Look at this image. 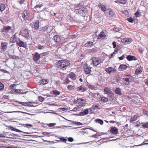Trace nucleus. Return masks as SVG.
<instances>
[{
	"label": "nucleus",
	"mask_w": 148,
	"mask_h": 148,
	"mask_svg": "<svg viewBox=\"0 0 148 148\" xmlns=\"http://www.w3.org/2000/svg\"><path fill=\"white\" fill-rule=\"evenodd\" d=\"M127 20L130 23H133L134 20L131 17H130L129 18H127Z\"/></svg>",
	"instance_id": "3c124183"
},
{
	"label": "nucleus",
	"mask_w": 148,
	"mask_h": 148,
	"mask_svg": "<svg viewBox=\"0 0 148 148\" xmlns=\"http://www.w3.org/2000/svg\"><path fill=\"white\" fill-rule=\"evenodd\" d=\"M82 5L80 4L76 5L74 9L75 11L77 12L79 10V9L80 8V7L82 6Z\"/></svg>",
	"instance_id": "4c0bfd02"
},
{
	"label": "nucleus",
	"mask_w": 148,
	"mask_h": 148,
	"mask_svg": "<svg viewBox=\"0 0 148 148\" xmlns=\"http://www.w3.org/2000/svg\"><path fill=\"white\" fill-rule=\"evenodd\" d=\"M98 7L99 8H101V10L103 11H105V12L106 11V10H107L106 9V7L102 4L101 3H100L98 5Z\"/></svg>",
	"instance_id": "cd10ccee"
},
{
	"label": "nucleus",
	"mask_w": 148,
	"mask_h": 148,
	"mask_svg": "<svg viewBox=\"0 0 148 148\" xmlns=\"http://www.w3.org/2000/svg\"><path fill=\"white\" fill-rule=\"evenodd\" d=\"M8 43L6 42H2L1 43V48L3 50H5L7 49L8 47Z\"/></svg>",
	"instance_id": "4468645a"
},
{
	"label": "nucleus",
	"mask_w": 148,
	"mask_h": 148,
	"mask_svg": "<svg viewBox=\"0 0 148 148\" xmlns=\"http://www.w3.org/2000/svg\"><path fill=\"white\" fill-rule=\"evenodd\" d=\"M12 27L10 26L4 27L1 30V32L4 34V35L6 36L7 33H9L10 32H13V29L11 28Z\"/></svg>",
	"instance_id": "39448f33"
},
{
	"label": "nucleus",
	"mask_w": 148,
	"mask_h": 148,
	"mask_svg": "<svg viewBox=\"0 0 148 148\" xmlns=\"http://www.w3.org/2000/svg\"><path fill=\"white\" fill-rule=\"evenodd\" d=\"M94 110L96 109H100V106L99 104H94L92 107Z\"/></svg>",
	"instance_id": "473e14b6"
},
{
	"label": "nucleus",
	"mask_w": 148,
	"mask_h": 148,
	"mask_svg": "<svg viewBox=\"0 0 148 148\" xmlns=\"http://www.w3.org/2000/svg\"><path fill=\"white\" fill-rule=\"evenodd\" d=\"M9 137H7L8 138H13L16 136H18V135L17 134H14L13 133H11L9 135Z\"/></svg>",
	"instance_id": "c9c22d12"
},
{
	"label": "nucleus",
	"mask_w": 148,
	"mask_h": 148,
	"mask_svg": "<svg viewBox=\"0 0 148 148\" xmlns=\"http://www.w3.org/2000/svg\"><path fill=\"white\" fill-rule=\"evenodd\" d=\"M143 113L145 114L148 116V111L146 110L145 109H143Z\"/></svg>",
	"instance_id": "864d4df0"
},
{
	"label": "nucleus",
	"mask_w": 148,
	"mask_h": 148,
	"mask_svg": "<svg viewBox=\"0 0 148 148\" xmlns=\"http://www.w3.org/2000/svg\"><path fill=\"white\" fill-rule=\"evenodd\" d=\"M135 16L137 17L139 16L140 15V14L139 12H136L135 13Z\"/></svg>",
	"instance_id": "13d9d810"
},
{
	"label": "nucleus",
	"mask_w": 148,
	"mask_h": 148,
	"mask_svg": "<svg viewBox=\"0 0 148 148\" xmlns=\"http://www.w3.org/2000/svg\"><path fill=\"white\" fill-rule=\"evenodd\" d=\"M118 1L119 3L122 4H125L127 1L126 0H118Z\"/></svg>",
	"instance_id": "c03bdc74"
},
{
	"label": "nucleus",
	"mask_w": 148,
	"mask_h": 148,
	"mask_svg": "<svg viewBox=\"0 0 148 148\" xmlns=\"http://www.w3.org/2000/svg\"><path fill=\"white\" fill-rule=\"evenodd\" d=\"M138 116L136 115H134L131 119L130 120V122H133L135 121L137 119Z\"/></svg>",
	"instance_id": "f704fd0d"
},
{
	"label": "nucleus",
	"mask_w": 148,
	"mask_h": 148,
	"mask_svg": "<svg viewBox=\"0 0 148 148\" xmlns=\"http://www.w3.org/2000/svg\"><path fill=\"white\" fill-rule=\"evenodd\" d=\"M88 109H86L84 110L82 112H80L78 115L81 116H84L88 114Z\"/></svg>",
	"instance_id": "412c9836"
},
{
	"label": "nucleus",
	"mask_w": 148,
	"mask_h": 148,
	"mask_svg": "<svg viewBox=\"0 0 148 148\" xmlns=\"http://www.w3.org/2000/svg\"><path fill=\"white\" fill-rule=\"evenodd\" d=\"M91 59L94 66H97L101 63V59L99 57H93L91 58Z\"/></svg>",
	"instance_id": "20e7f679"
},
{
	"label": "nucleus",
	"mask_w": 148,
	"mask_h": 148,
	"mask_svg": "<svg viewBox=\"0 0 148 148\" xmlns=\"http://www.w3.org/2000/svg\"><path fill=\"white\" fill-rule=\"evenodd\" d=\"M22 90L21 89H16L15 90V92L17 94L21 93V94H23L26 93V92H21Z\"/></svg>",
	"instance_id": "37998d69"
},
{
	"label": "nucleus",
	"mask_w": 148,
	"mask_h": 148,
	"mask_svg": "<svg viewBox=\"0 0 148 148\" xmlns=\"http://www.w3.org/2000/svg\"><path fill=\"white\" fill-rule=\"evenodd\" d=\"M5 5L3 3H0V11H3L5 9Z\"/></svg>",
	"instance_id": "2f4dec72"
},
{
	"label": "nucleus",
	"mask_w": 148,
	"mask_h": 148,
	"mask_svg": "<svg viewBox=\"0 0 148 148\" xmlns=\"http://www.w3.org/2000/svg\"><path fill=\"white\" fill-rule=\"evenodd\" d=\"M18 103L22 104L24 106H28L29 107L32 106L33 105H31V104L32 103V102H22L19 101L18 102Z\"/></svg>",
	"instance_id": "aec40b11"
},
{
	"label": "nucleus",
	"mask_w": 148,
	"mask_h": 148,
	"mask_svg": "<svg viewBox=\"0 0 148 148\" xmlns=\"http://www.w3.org/2000/svg\"><path fill=\"white\" fill-rule=\"evenodd\" d=\"M88 109L89 112L90 114L93 113L94 111L92 107Z\"/></svg>",
	"instance_id": "49530a36"
},
{
	"label": "nucleus",
	"mask_w": 148,
	"mask_h": 148,
	"mask_svg": "<svg viewBox=\"0 0 148 148\" xmlns=\"http://www.w3.org/2000/svg\"><path fill=\"white\" fill-rule=\"evenodd\" d=\"M101 101L103 102H106L108 101V98L105 97H101Z\"/></svg>",
	"instance_id": "a19ab883"
},
{
	"label": "nucleus",
	"mask_w": 148,
	"mask_h": 148,
	"mask_svg": "<svg viewBox=\"0 0 148 148\" xmlns=\"http://www.w3.org/2000/svg\"><path fill=\"white\" fill-rule=\"evenodd\" d=\"M4 88V85L1 82H0V91L3 90Z\"/></svg>",
	"instance_id": "09e8293b"
},
{
	"label": "nucleus",
	"mask_w": 148,
	"mask_h": 148,
	"mask_svg": "<svg viewBox=\"0 0 148 148\" xmlns=\"http://www.w3.org/2000/svg\"><path fill=\"white\" fill-rule=\"evenodd\" d=\"M84 69L85 73L86 74H89L90 73L91 71V67L88 66L87 64L85 65Z\"/></svg>",
	"instance_id": "9d476101"
},
{
	"label": "nucleus",
	"mask_w": 148,
	"mask_h": 148,
	"mask_svg": "<svg viewBox=\"0 0 148 148\" xmlns=\"http://www.w3.org/2000/svg\"><path fill=\"white\" fill-rule=\"evenodd\" d=\"M10 58L12 59H16L17 58V57L15 56H11Z\"/></svg>",
	"instance_id": "69168bd1"
},
{
	"label": "nucleus",
	"mask_w": 148,
	"mask_h": 148,
	"mask_svg": "<svg viewBox=\"0 0 148 148\" xmlns=\"http://www.w3.org/2000/svg\"><path fill=\"white\" fill-rule=\"evenodd\" d=\"M116 54V53H114V52H113L110 55L109 57L110 58H113V56H114L115 54Z\"/></svg>",
	"instance_id": "e2e57ef3"
},
{
	"label": "nucleus",
	"mask_w": 148,
	"mask_h": 148,
	"mask_svg": "<svg viewBox=\"0 0 148 148\" xmlns=\"http://www.w3.org/2000/svg\"><path fill=\"white\" fill-rule=\"evenodd\" d=\"M93 45V42H88L86 43L84 46L87 47H91Z\"/></svg>",
	"instance_id": "7c9ffc66"
},
{
	"label": "nucleus",
	"mask_w": 148,
	"mask_h": 148,
	"mask_svg": "<svg viewBox=\"0 0 148 148\" xmlns=\"http://www.w3.org/2000/svg\"><path fill=\"white\" fill-rule=\"evenodd\" d=\"M74 102L76 104L77 107L74 108V110L75 111L78 110V109L81 108L83 106H84L85 101L82 98H78L77 100L74 99Z\"/></svg>",
	"instance_id": "7ed1b4c3"
},
{
	"label": "nucleus",
	"mask_w": 148,
	"mask_h": 148,
	"mask_svg": "<svg viewBox=\"0 0 148 148\" xmlns=\"http://www.w3.org/2000/svg\"><path fill=\"white\" fill-rule=\"evenodd\" d=\"M106 36L103 32H101L97 36V39H102L106 37Z\"/></svg>",
	"instance_id": "a211bd4d"
},
{
	"label": "nucleus",
	"mask_w": 148,
	"mask_h": 148,
	"mask_svg": "<svg viewBox=\"0 0 148 148\" xmlns=\"http://www.w3.org/2000/svg\"><path fill=\"white\" fill-rule=\"evenodd\" d=\"M125 58V56L124 55H123L121 57H119V59L120 60H122Z\"/></svg>",
	"instance_id": "0e129e2a"
},
{
	"label": "nucleus",
	"mask_w": 148,
	"mask_h": 148,
	"mask_svg": "<svg viewBox=\"0 0 148 148\" xmlns=\"http://www.w3.org/2000/svg\"><path fill=\"white\" fill-rule=\"evenodd\" d=\"M41 54H42L43 56H45L47 55L48 54V52H43Z\"/></svg>",
	"instance_id": "338daca9"
},
{
	"label": "nucleus",
	"mask_w": 148,
	"mask_h": 148,
	"mask_svg": "<svg viewBox=\"0 0 148 148\" xmlns=\"http://www.w3.org/2000/svg\"><path fill=\"white\" fill-rule=\"evenodd\" d=\"M88 86L89 88L90 89L92 90H95L96 89V87L93 85L89 84V85H88Z\"/></svg>",
	"instance_id": "ea45409f"
},
{
	"label": "nucleus",
	"mask_w": 148,
	"mask_h": 148,
	"mask_svg": "<svg viewBox=\"0 0 148 148\" xmlns=\"http://www.w3.org/2000/svg\"><path fill=\"white\" fill-rule=\"evenodd\" d=\"M105 13L106 16L110 17H113L115 14L114 12L110 8L107 9L105 12Z\"/></svg>",
	"instance_id": "423d86ee"
},
{
	"label": "nucleus",
	"mask_w": 148,
	"mask_h": 148,
	"mask_svg": "<svg viewBox=\"0 0 148 148\" xmlns=\"http://www.w3.org/2000/svg\"><path fill=\"white\" fill-rule=\"evenodd\" d=\"M49 81L47 79H42L40 82V84L43 85L46 84L48 83Z\"/></svg>",
	"instance_id": "c85d7f7f"
},
{
	"label": "nucleus",
	"mask_w": 148,
	"mask_h": 148,
	"mask_svg": "<svg viewBox=\"0 0 148 148\" xmlns=\"http://www.w3.org/2000/svg\"><path fill=\"white\" fill-rule=\"evenodd\" d=\"M56 65L58 69L64 71L66 70L70 65V63L68 60H60L57 62Z\"/></svg>",
	"instance_id": "f257e3e1"
},
{
	"label": "nucleus",
	"mask_w": 148,
	"mask_h": 148,
	"mask_svg": "<svg viewBox=\"0 0 148 148\" xmlns=\"http://www.w3.org/2000/svg\"><path fill=\"white\" fill-rule=\"evenodd\" d=\"M16 44L19 47H26L27 45L24 42L21 40L19 38H18V41L17 42Z\"/></svg>",
	"instance_id": "1a4fd4ad"
},
{
	"label": "nucleus",
	"mask_w": 148,
	"mask_h": 148,
	"mask_svg": "<svg viewBox=\"0 0 148 148\" xmlns=\"http://www.w3.org/2000/svg\"><path fill=\"white\" fill-rule=\"evenodd\" d=\"M34 28L36 29H38L39 28V22L36 21L34 23Z\"/></svg>",
	"instance_id": "58836bf2"
},
{
	"label": "nucleus",
	"mask_w": 148,
	"mask_h": 148,
	"mask_svg": "<svg viewBox=\"0 0 148 148\" xmlns=\"http://www.w3.org/2000/svg\"><path fill=\"white\" fill-rule=\"evenodd\" d=\"M132 41V40L130 38H124L121 40L122 43L124 44L126 43H130Z\"/></svg>",
	"instance_id": "4be33fe9"
},
{
	"label": "nucleus",
	"mask_w": 148,
	"mask_h": 148,
	"mask_svg": "<svg viewBox=\"0 0 148 148\" xmlns=\"http://www.w3.org/2000/svg\"><path fill=\"white\" fill-rule=\"evenodd\" d=\"M143 69L141 66H140V67H138L135 71V74L136 75H138L141 73Z\"/></svg>",
	"instance_id": "a878e982"
},
{
	"label": "nucleus",
	"mask_w": 148,
	"mask_h": 148,
	"mask_svg": "<svg viewBox=\"0 0 148 148\" xmlns=\"http://www.w3.org/2000/svg\"><path fill=\"white\" fill-rule=\"evenodd\" d=\"M53 94L56 95H60V92L57 90H55L53 91Z\"/></svg>",
	"instance_id": "79ce46f5"
},
{
	"label": "nucleus",
	"mask_w": 148,
	"mask_h": 148,
	"mask_svg": "<svg viewBox=\"0 0 148 148\" xmlns=\"http://www.w3.org/2000/svg\"><path fill=\"white\" fill-rule=\"evenodd\" d=\"M67 88L70 90H71L74 89V87L71 85H69L68 86Z\"/></svg>",
	"instance_id": "a18cd8bd"
},
{
	"label": "nucleus",
	"mask_w": 148,
	"mask_h": 148,
	"mask_svg": "<svg viewBox=\"0 0 148 148\" xmlns=\"http://www.w3.org/2000/svg\"><path fill=\"white\" fill-rule=\"evenodd\" d=\"M85 10L86 9L85 8L82 6L77 12H78L79 14H82V16L83 17H84L85 16Z\"/></svg>",
	"instance_id": "9b49d317"
},
{
	"label": "nucleus",
	"mask_w": 148,
	"mask_h": 148,
	"mask_svg": "<svg viewBox=\"0 0 148 148\" xmlns=\"http://www.w3.org/2000/svg\"><path fill=\"white\" fill-rule=\"evenodd\" d=\"M47 28L46 27H43L42 29V31L43 32H45L47 30Z\"/></svg>",
	"instance_id": "052dcab7"
},
{
	"label": "nucleus",
	"mask_w": 148,
	"mask_h": 148,
	"mask_svg": "<svg viewBox=\"0 0 148 148\" xmlns=\"http://www.w3.org/2000/svg\"><path fill=\"white\" fill-rule=\"evenodd\" d=\"M126 58L129 61L136 60H137V58L135 56L131 55L127 56L126 57Z\"/></svg>",
	"instance_id": "6ab92c4d"
},
{
	"label": "nucleus",
	"mask_w": 148,
	"mask_h": 148,
	"mask_svg": "<svg viewBox=\"0 0 148 148\" xmlns=\"http://www.w3.org/2000/svg\"><path fill=\"white\" fill-rule=\"evenodd\" d=\"M110 131V132L112 134H116L118 133V130L115 127H112L111 128Z\"/></svg>",
	"instance_id": "393cba45"
},
{
	"label": "nucleus",
	"mask_w": 148,
	"mask_h": 148,
	"mask_svg": "<svg viewBox=\"0 0 148 148\" xmlns=\"http://www.w3.org/2000/svg\"><path fill=\"white\" fill-rule=\"evenodd\" d=\"M127 66L125 64H121L119 68V70L120 71H123L126 69Z\"/></svg>",
	"instance_id": "5701e85b"
},
{
	"label": "nucleus",
	"mask_w": 148,
	"mask_h": 148,
	"mask_svg": "<svg viewBox=\"0 0 148 148\" xmlns=\"http://www.w3.org/2000/svg\"><path fill=\"white\" fill-rule=\"evenodd\" d=\"M39 100L40 101H43L44 100V98L41 96H40L38 98Z\"/></svg>",
	"instance_id": "6e6d98bb"
},
{
	"label": "nucleus",
	"mask_w": 148,
	"mask_h": 148,
	"mask_svg": "<svg viewBox=\"0 0 148 148\" xmlns=\"http://www.w3.org/2000/svg\"><path fill=\"white\" fill-rule=\"evenodd\" d=\"M18 38L16 37V34L15 33L10 38V41L12 43H14L18 41L17 39Z\"/></svg>",
	"instance_id": "2eb2a0df"
},
{
	"label": "nucleus",
	"mask_w": 148,
	"mask_h": 148,
	"mask_svg": "<svg viewBox=\"0 0 148 148\" xmlns=\"http://www.w3.org/2000/svg\"><path fill=\"white\" fill-rule=\"evenodd\" d=\"M21 14L22 16L24 19L26 20L29 17V13L27 10H25Z\"/></svg>",
	"instance_id": "6e6552de"
},
{
	"label": "nucleus",
	"mask_w": 148,
	"mask_h": 148,
	"mask_svg": "<svg viewBox=\"0 0 148 148\" xmlns=\"http://www.w3.org/2000/svg\"><path fill=\"white\" fill-rule=\"evenodd\" d=\"M104 91L106 94H108L110 96H112L113 95V93L112 91L108 87H106L104 88Z\"/></svg>",
	"instance_id": "ddd939ff"
},
{
	"label": "nucleus",
	"mask_w": 148,
	"mask_h": 148,
	"mask_svg": "<svg viewBox=\"0 0 148 148\" xmlns=\"http://www.w3.org/2000/svg\"><path fill=\"white\" fill-rule=\"evenodd\" d=\"M54 41L57 42H60L61 38L58 35H55L54 37Z\"/></svg>",
	"instance_id": "c756f323"
},
{
	"label": "nucleus",
	"mask_w": 148,
	"mask_h": 148,
	"mask_svg": "<svg viewBox=\"0 0 148 148\" xmlns=\"http://www.w3.org/2000/svg\"><path fill=\"white\" fill-rule=\"evenodd\" d=\"M86 89L82 86L77 88V90L80 92H83L86 91Z\"/></svg>",
	"instance_id": "bb28decb"
},
{
	"label": "nucleus",
	"mask_w": 148,
	"mask_h": 148,
	"mask_svg": "<svg viewBox=\"0 0 148 148\" xmlns=\"http://www.w3.org/2000/svg\"><path fill=\"white\" fill-rule=\"evenodd\" d=\"M43 5V4H37V5L34 8L36 9L37 8H40L42 7Z\"/></svg>",
	"instance_id": "8fccbe9b"
},
{
	"label": "nucleus",
	"mask_w": 148,
	"mask_h": 148,
	"mask_svg": "<svg viewBox=\"0 0 148 148\" xmlns=\"http://www.w3.org/2000/svg\"><path fill=\"white\" fill-rule=\"evenodd\" d=\"M142 126L143 127L148 128V123H145Z\"/></svg>",
	"instance_id": "5fc2aeb1"
},
{
	"label": "nucleus",
	"mask_w": 148,
	"mask_h": 148,
	"mask_svg": "<svg viewBox=\"0 0 148 148\" xmlns=\"http://www.w3.org/2000/svg\"><path fill=\"white\" fill-rule=\"evenodd\" d=\"M24 1H25L24 0H21L19 1V3L21 5L24 2Z\"/></svg>",
	"instance_id": "774afa93"
},
{
	"label": "nucleus",
	"mask_w": 148,
	"mask_h": 148,
	"mask_svg": "<svg viewBox=\"0 0 148 148\" xmlns=\"http://www.w3.org/2000/svg\"><path fill=\"white\" fill-rule=\"evenodd\" d=\"M112 44L113 45V48H115L116 45V42L114 41L113 42Z\"/></svg>",
	"instance_id": "680f3d73"
},
{
	"label": "nucleus",
	"mask_w": 148,
	"mask_h": 148,
	"mask_svg": "<svg viewBox=\"0 0 148 148\" xmlns=\"http://www.w3.org/2000/svg\"><path fill=\"white\" fill-rule=\"evenodd\" d=\"M68 77L73 80H75L76 78V75L73 72H71L68 75Z\"/></svg>",
	"instance_id": "b1692460"
},
{
	"label": "nucleus",
	"mask_w": 148,
	"mask_h": 148,
	"mask_svg": "<svg viewBox=\"0 0 148 148\" xmlns=\"http://www.w3.org/2000/svg\"><path fill=\"white\" fill-rule=\"evenodd\" d=\"M95 121L96 123H98L100 124L101 125H103V120L99 119H96L95 120Z\"/></svg>",
	"instance_id": "e433bc0d"
},
{
	"label": "nucleus",
	"mask_w": 148,
	"mask_h": 148,
	"mask_svg": "<svg viewBox=\"0 0 148 148\" xmlns=\"http://www.w3.org/2000/svg\"><path fill=\"white\" fill-rule=\"evenodd\" d=\"M8 129L9 130H11L12 131H16V132H22L24 134H29V132H22V131H21L13 127H12L11 126H9L8 127Z\"/></svg>",
	"instance_id": "dca6fc26"
},
{
	"label": "nucleus",
	"mask_w": 148,
	"mask_h": 148,
	"mask_svg": "<svg viewBox=\"0 0 148 148\" xmlns=\"http://www.w3.org/2000/svg\"><path fill=\"white\" fill-rule=\"evenodd\" d=\"M105 71L108 73L110 74L111 73L115 72L116 70L115 69L109 67L105 69Z\"/></svg>",
	"instance_id": "f3484780"
},
{
	"label": "nucleus",
	"mask_w": 148,
	"mask_h": 148,
	"mask_svg": "<svg viewBox=\"0 0 148 148\" xmlns=\"http://www.w3.org/2000/svg\"><path fill=\"white\" fill-rule=\"evenodd\" d=\"M68 140L69 142H72L74 140V139L72 137H69L68 138Z\"/></svg>",
	"instance_id": "bf43d9fd"
},
{
	"label": "nucleus",
	"mask_w": 148,
	"mask_h": 148,
	"mask_svg": "<svg viewBox=\"0 0 148 148\" xmlns=\"http://www.w3.org/2000/svg\"><path fill=\"white\" fill-rule=\"evenodd\" d=\"M20 34L25 37L27 39H29L30 35L29 34L28 31L26 29H23L21 30L20 32Z\"/></svg>",
	"instance_id": "0eeeda50"
},
{
	"label": "nucleus",
	"mask_w": 148,
	"mask_h": 148,
	"mask_svg": "<svg viewBox=\"0 0 148 148\" xmlns=\"http://www.w3.org/2000/svg\"><path fill=\"white\" fill-rule=\"evenodd\" d=\"M60 140L63 142H66L67 141L66 139L64 137H62L60 138Z\"/></svg>",
	"instance_id": "de8ad7c7"
},
{
	"label": "nucleus",
	"mask_w": 148,
	"mask_h": 148,
	"mask_svg": "<svg viewBox=\"0 0 148 148\" xmlns=\"http://www.w3.org/2000/svg\"><path fill=\"white\" fill-rule=\"evenodd\" d=\"M45 47V46H42V45H40L38 46V49L40 50L43 49Z\"/></svg>",
	"instance_id": "603ef678"
},
{
	"label": "nucleus",
	"mask_w": 148,
	"mask_h": 148,
	"mask_svg": "<svg viewBox=\"0 0 148 148\" xmlns=\"http://www.w3.org/2000/svg\"><path fill=\"white\" fill-rule=\"evenodd\" d=\"M56 124L55 123H50L49 124L48 126L49 127H53Z\"/></svg>",
	"instance_id": "4d7b16f0"
},
{
	"label": "nucleus",
	"mask_w": 148,
	"mask_h": 148,
	"mask_svg": "<svg viewBox=\"0 0 148 148\" xmlns=\"http://www.w3.org/2000/svg\"><path fill=\"white\" fill-rule=\"evenodd\" d=\"M122 77L121 82L123 85H129L133 80L132 76L130 75L124 74L123 75Z\"/></svg>",
	"instance_id": "f03ea898"
},
{
	"label": "nucleus",
	"mask_w": 148,
	"mask_h": 148,
	"mask_svg": "<svg viewBox=\"0 0 148 148\" xmlns=\"http://www.w3.org/2000/svg\"><path fill=\"white\" fill-rule=\"evenodd\" d=\"M115 93L116 94L120 95H121V89L119 88H117L115 89Z\"/></svg>",
	"instance_id": "72a5a7b5"
},
{
	"label": "nucleus",
	"mask_w": 148,
	"mask_h": 148,
	"mask_svg": "<svg viewBox=\"0 0 148 148\" xmlns=\"http://www.w3.org/2000/svg\"><path fill=\"white\" fill-rule=\"evenodd\" d=\"M33 58L34 61L37 62L40 58V54L37 52H36L34 54H33Z\"/></svg>",
	"instance_id": "f8f14e48"
}]
</instances>
